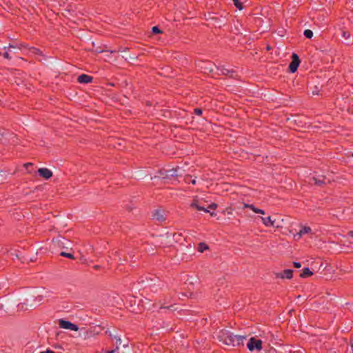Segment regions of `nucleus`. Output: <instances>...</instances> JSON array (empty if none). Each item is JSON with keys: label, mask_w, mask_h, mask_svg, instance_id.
<instances>
[{"label": "nucleus", "mask_w": 353, "mask_h": 353, "mask_svg": "<svg viewBox=\"0 0 353 353\" xmlns=\"http://www.w3.org/2000/svg\"><path fill=\"white\" fill-rule=\"evenodd\" d=\"M216 337L220 342L230 346H235L243 344L246 339L244 336L234 335L227 330H221L216 333Z\"/></svg>", "instance_id": "1"}, {"label": "nucleus", "mask_w": 353, "mask_h": 353, "mask_svg": "<svg viewBox=\"0 0 353 353\" xmlns=\"http://www.w3.org/2000/svg\"><path fill=\"white\" fill-rule=\"evenodd\" d=\"M109 336L116 340V348L114 350H108L105 353H116V352L121 353L119 352V348L120 345H122L123 347H128V343H124L122 344V341L119 336H116V335L113 336L110 332H109ZM121 353H124V352H121Z\"/></svg>", "instance_id": "2"}, {"label": "nucleus", "mask_w": 353, "mask_h": 353, "mask_svg": "<svg viewBox=\"0 0 353 353\" xmlns=\"http://www.w3.org/2000/svg\"><path fill=\"white\" fill-rule=\"evenodd\" d=\"M248 348L250 351H254V350L260 351L262 349V341L252 337L248 343Z\"/></svg>", "instance_id": "3"}, {"label": "nucleus", "mask_w": 353, "mask_h": 353, "mask_svg": "<svg viewBox=\"0 0 353 353\" xmlns=\"http://www.w3.org/2000/svg\"><path fill=\"white\" fill-rule=\"evenodd\" d=\"M59 325L61 328L63 329L70 330L73 331H77L79 330V327L77 325L63 319L59 320Z\"/></svg>", "instance_id": "4"}, {"label": "nucleus", "mask_w": 353, "mask_h": 353, "mask_svg": "<svg viewBox=\"0 0 353 353\" xmlns=\"http://www.w3.org/2000/svg\"><path fill=\"white\" fill-rule=\"evenodd\" d=\"M181 168L176 167L165 171L164 179H172L182 176L183 173L180 172Z\"/></svg>", "instance_id": "5"}, {"label": "nucleus", "mask_w": 353, "mask_h": 353, "mask_svg": "<svg viewBox=\"0 0 353 353\" xmlns=\"http://www.w3.org/2000/svg\"><path fill=\"white\" fill-rule=\"evenodd\" d=\"M299 63H300V59L299 58V56L296 54L293 53L292 55V61L289 65V70L292 73L295 72L298 69Z\"/></svg>", "instance_id": "6"}, {"label": "nucleus", "mask_w": 353, "mask_h": 353, "mask_svg": "<svg viewBox=\"0 0 353 353\" xmlns=\"http://www.w3.org/2000/svg\"><path fill=\"white\" fill-rule=\"evenodd\" d=\"M101 330H102V327L100 325L91 327L88 330H86L85 331V338L93 337L95 335H98L101 332Z\"/></svg>", "instance_id": "7"}, {"label": "nucleus", "mask_w": 353, "mask_h": 353, "mask_svg": "<svg viewBox=\"0 0 353 353\" xmlns=\"http://www.w3.org/2000/svg\"><path fill=\"white\" fill-rule=\"evenodd\" d=\"M199 67L204 73H210L213 71L214 67H216L214 63L210 61H202Z\"/></svg>", "instance_id": "8"}, {"label": "nucleus", "mask_w": 353, "mask_h": 353, "mask_svg": "<svg viewBox=\"0 0 353 353\" xmlns=\"http://www.w3.org/2000/svg\"><path fill=\"white\" fill-rule=\"evenodd\" d=\"M275 276L276 278L290 279L293 276V270H290V269H286L282 272L276 273Z\"/></svg>", "instance_id": "9"}, {"label": "nucleus", "mask_w": 353, "mask_h": 353, "mask_svg": "<svg viewBox=\"0 0 353 353\" xmlns=\"http://www.w3.org/2000/svg\"><path fill=\"white\" fill-rule=\"evenodd\" d=\"M312 180L314 181V184L317 185H322L330 182V181L323 175L313 176Z\"/></svg>", "instance_id": "10"}, {"label": "nucleus", "mask_w": 353, "mask_h": 353, "mask_svg": "<svg viewBox=\"0 0 353 353\" xmlns=\"http://www.w3.org/2000/svg\"><path fill=\"white\" fill-rule=\"evenodd\" d=\"M38 173L45 179H48L52 176V172L46 168H39L38 170Z\"/></svg>", "instance_id": "11"}, {"label": "nucleus", "mask_w": 353, "mask_h": 353, "mask_svg": "<svg viewBox=\"0 0 353 353\" xmlns=\"http://www.w3.org/2000/svg\"><path fill=\"white\" fill-rule=\"evenodd\" d=\"M92 79H93L92 77L89 76L85 74H82L79 75L77 78L78 82L81 83H91L92 81Z\"/></svg>", "instance_id": "12"}, {"label": "nucleus", "mask_w": 353, "mask_h": 353, "mask_svg": "<svg viewBox=\"0 0 353 353\" xmlns=\"http://www.w3.org/2000/svg\"><path fill=\"white\" fill-rule=\"evenodd\" d=\"M312 232V229L309 226H303L302 228L300 230V231L294 235V238H296L298 239H301V236L303 235V234H309Z\"/></svg>", "instance_id": "13"}, {"label": "nucleus", "mask_w": 353, "mask_h": 353, "mask_svg": "<svg viewBox=\"0 0 353 353\" xmlns=\"http://www.w3.org/2000/svg\"><path fill=\"white\" fill-rule=\"evenodd\" d=\"M243 208H250V210H252L254 212H255L256 214H265V211L264 210L256 208L252 204L245 203L244 205H243Z\"/></svg>", "instance_id": "14"}, {"label": "nucleus", "mask_w": 353, "mask_h": 353, "mask_svg": "<svg viewBox=\"0 0 353 353\" xmlns=\"http://www.w3.org/2000/svg\"><path fill=\"white\" fill-rule=\"evenodd\" d=\"M191 207L196 208L199 211H203L205 212H210V210L199 204V201L194 199L191 203Z\"/></svg>", "instance_id": "15"}, {"label": "nucleus", "mask_w": 353, "mask_h": 353, "mask_svg": "<svg viewBox=\"0 0 353 353\" xmlns=\"http://www.w3.org/2000/svg\"><path fill=\"white\" fill-rule=\"evenodd\" d=\"M261 221L263 222V223L267 226V227H269V226H274V220H272L271 216H268V217H261Z\"/></svg>", "instance_id": "16"}, {"label": "nucleus", "mask_w": 353, "mask_h": 353, "mask_svg": "<svg viewBox=\"0 0 353 353\" xmlns=\"http://www.w3.org/2000/svg\"><path fill=\"white\" fill-rule=\"evenodd\" d=\"M153 216L155 219H157L159 222H163L165 221V217L161 210H155Z\"/></svg>", "instance_id": "17"}, {"label": "nucleus", "mask_w": 353, "mask_h": 353, "mask_svg": "<svg viewBox=\"0 0 353 353\" xmlns=\"http://www.w3.org/2000/svg\"><path fill=\"white\" fill-rule=\"evenodd\" d=\"M313 274L312 272L310 270L309 268H305L303 269L302 273L300 274V277L306 278L310 276Z\"/></svg>", "instance_id": "18"}, {"label": "nucleus", "mask_w": 353, "mask_h": 353, "mask_svg": "<svg viewBox=\"0 0 353 353\" xmlns=\"http://www.w3.org/2000/svg\"><path fill=\"white\" fill-rule=\"evenodd\" d=\"M209 249V246L205 243H199L198 244L197 250L199 252H203L205 250H207Z\"/></svg>", "instance_id": "19"}, {"label": "nucleus", "mask_w": 353, "mask_h": 353, "mask_svg": "<svg viewBox=\"0 0 353 353\" xmlns=\"http://www.w3.org/2000/svg\"><path fill=\"white\" fill-rule=\"evenodd\" d=\"M184 181L185 183H191L193 185L196 184V179H192V176L187 174L184 177Z\"/></svg>", "instance_id": "20"}, {"label": "nucleus", "mask_w": 353, "mask_h": 353, "mask_svg": "<svg viewBox=\"0 0 353 353\" xmlns=\"http://www.w3.org/2000/svg\"><path fill=\"white\" fill-rule=\"evenodd\" d=\"M294 121L296 124L298 128H303L304 124L305 123V122H303L302 117H299L297 119H294Z\"/></svg>", "instance_id": "21"}, {"label": "nucleus", "mask_w": 353, "mask_h": 353, "mask_svg": "<svg viewBox=\"0 0 353 353\" xmlns=\"http://www.w3.org/2000/svg\"><path fill=\"white\" fill-rule=\"evenodd\" d=\"M342 37L345 40L350 39L351 37V34L348 31L342 30Z\"/></svg>", "instance_id": "22"}, {"label": "nucleus", "mask_w": 353, "mask_h": 353, "mask_svg": "<svg viewBox=\"0 0 353 353\" xmlns=\"http://www.w3.org/2000/svg\"><path fill=\"white\" fill-rule=\"evenodd\" d=\"M305 37L311 39L313 37V32L310 30H305L303 32Z\"/></svg>", "instance_id": "23"}, {"label": "nucleus", "mask_w": 353, "mask_h": 353, "mask_svg": "<svg viewBox=\"0 0 353 353\" xmlns=\"http://www.w3.org/2000/svg\"><path fill=\"white\" fill-rule=\"evenodd\" d=\"M60 255L61 256H65V257H67V258H69V259H74L73 254H72L70 253H67V252H61Z\"/></svg>", "instance_id": "24"}, {"label": "nucleus", "mask_w": 353, "mask_h": 353, "mask_svg": "<svg viewBox=\"0 0 353 353\" xmlns=\"http://www.w3.org/2000/svg\"><path fill=\"white\" fill-rule=\"evenodd\" d=\"M233 3L234 5L240 10L243 9L242 3L239 1V0H233Z\"/></svg>", "instance_id": "25"}, {"label": "nucleus", "mask_w": 353, "mask_h": 353, "mask_svg": "<svg viewBox=\"0 0 353 353\" xmlns=\"http://www.w3.org/2000/svg\"><path fill=\"white\" fill-rule=\"evenodd\" d=\"M152 32L154 34H160L162 32V31L157 26L152 27Z\"/></svg>", "instance_id": "26"}, {"label": "nucleus", "mask_w": 353, "mask_h": 353, "mask_svg": "<svg viewBox=\"0 0 353 353\" xmlns=\"http://www.w3.org/2000/svg\"><path fill=\"white\" fill-rule=\"evenodd\" d=\"M217 68V70H219L220 72H221V74H223V75H227L230 73V70L225 69V68H219L217 67H216Z\"/></svg>", "instance_id": "27"}, {"label": "nucleus", "mask_w": 353, "mask_h": 353, "mask_svg": "<svg viewBox=\"0 0 353 353\" xmlns=\"http://www.w3.org/2000/svg\"><path fill=\"white\" fill-rule=\"evenodd\" d=\"M194 112L196 114H197V115L200 116V115H201V114H202L203 110H202V109H201V108H195V109L194 110Z\"/></svg>", "instance_id": "28"}, {"label": "nucleus", "mask_w": 353, "mask_h": 353, "mask_svg": "<svg viewBox=\"0 0 353 353\" xmlns=\"http://www.w3.org/2000/svg\"><path fill=\"white\" fill-rule=\"evenodd\" d=\"M216 207H217V205H216V203H212V204H210V205L208 206V208L207 209H208V210H209V209L214 210V209H216Z\"/></svg>", "instance_id": "29"}, {"label": "nucleus", "mask_w": 353, "mask_h": 353, "mask_svg": "<svg viewBox=\"0 0 353 353\" xmlns=\"http://www.w3.org/2000/svg\"><path fill=\"white\" fill-rule=\"evenodd\" d=\"M294 266L296 268H300L301 267V264L299 262H294Z\"/></svg>", "instance_id": "30"}, {"label": "nucleus", "mask_w": 353, "mask_h": 353, "mask_svg": "<svg viewBox=\"0 0 353 353\" xmlns=\"http://www.w3.org/2000/svg\"><path fill=\"white\" fill-rule=\"evenodd\" d=\"M181 236V234H176V233L173 234V237H174V239L176 241H179L178 238H179V237H180Z\"/></svg>", "instance_id": "31"}, {"label": "nucleus", "mask_w": 353, "mask_h": 353, "mask_svg": "<svg viewBox=\"0 0 353 353\" xmlns=\"http://www.w3.org/2000/svg\"><path fill=\"white\" fill-rule=\"evenodd\" d=\"M3 57H4L6 59H11V57H10V54H9V53H8V52H5V53L3 54Z\"/></svg>", "instance_id": "32"}, {"label": "nucleus", "mask_w": 353, "mask_h": 353, "mask_svg": "<svg viewBox=\"0 0 353 353\" xmlns=\"http://www.w3.org/2000/svg\"><path fill=\"white\" fill-rule=\"evenodd\" d=\"M40 353H55V352L51 350H47L46 351L41 352Z\"/></svg>", "instance_id": "33"}, {"label": "nucleus", "mask_w": 353, "mask_h": 353, "mask_svg": "<svg viewBox=\"0 0 353 353\" xmlns=\"http://www.w3.org/2000/svg\"><path fill=\"white\" fill-rule=\"evenodd\" d=\"M31 165H32V163H25V164H24V167H25L26 168H28V167H30V166H31Z\"/></svg>", "instance_id": "34"}, {"label": "nucleus", "mask_w": 353, "mask_h": 353, "mask_svg": "<svg viewBox=\"0 0 353 353\" xmlns=\"http://www.w3.org/2000/svg\"><path fill=\"white\" fill-rule=\"evenodd\" d=\"M347 234L350 236L353 237V231H349Z\"/></svg>", "instance_id": "35"}, {"label": "nucleus", "mask_w": 353, "mask_h": 353, "mask_svg": "<svg viewBox=\"0 0 353 353\" xmlns=\"http://www.w3.org/2000/svg\"><path fill=\"white\" fill-rule=\"evenodd\" d=\"M53 243H54L59 244V243H61V240L58 239V240H57L56 241H53Z\"/></svg>", "instance_id": "36"}, {"label": "nucleus", "mask_w": 353, "mask_h": 353, "mask_svg": "<svg viewBox=\"0 0 353 353\" xmlns=\"http://www.w3.org/2000/svg\"><path fill=\"white\" fill-rule=\"evenodd\" d=\"M169 307H160V310L165 309V308H168V309Z\"/></svg>", "instance_id": "37"}, {"label": "nucleus", "mask_w": 353, "mask_h": 353, "mask_svg": "<svg viewBox=\"0 0 353 353\" xmlns=\"http://www.w3.org/2000/svg\"><path fill=\"white\" fill-rule=\"evenodd\" d=\"M3 174H4L3 171L0 172V176H3Z\"/></svg>", "instance_id": "38"}, {"label": "nucleus", "mask_w": 353, "mask_h": 353, "mask_svg": "<svg viewBox=\"0 0 353 353\" xmlns=\"http://www.w3.org/2000/svg\"><path fill=\"white\" fill-rule=\"evenodd\" d=\"M94 269H98V268H99V265H94Z\"/></svg>", "instance_id": "39"}, {"label": "nucleus", "mask_w": 353, "mask_h": 353, "mask_svg": "<svg viewBox=\"0 0 353 353\" xmlns=\"http://www.w3.org/2000/svg\"><path fill=\"white\" fill-rule=\"evenodd\" d=\"M3 305L0 303V310H1L3 308Z\"/></svg>", "instance_id": "40"}, {"label": "nucleus", "mask_w": 353, "mask_h": 353, "mask_svg": "<svg viewBox=\"0 0 353 353\" xmlns=\"http://www.w3.org/2000/svg\"><path fill=\"white\" fill-rule=\"evenodd\" d=\"M9 48H14V46H12V45H10V46H9Z\"/></svg>", "instance_id": "41"}, {"label": "nucleus", "mask_w": 353, "mask_h": 353, "mask_svg": "<svg viewBox=\"0 0 353 353\" xmlns=\"http://www.w3.org/2000/svg\"><path fill=\"white\" fill-rule=\"evenodd\" d=\"M211 216H213L214 214V212L210 213Z\"/></svg>", "instance_id": "42"}, {"label": "nucleus", "mask_w": 353, "mask_h": 353, "mask_svg": "<svg viewBox=\"0 0 353 353\" xmlns=\"http://www.w3.org/2000/svg\"><path fill=\"white\" fill-rule=\"evenodd\" d=\"M267 49L269 50L270 49V48L269 46H268Z\"/></svg>", "instance_id": "43"}, {"label": "nucleus", "mask_w": 353, "mask_h": 353, "mask_svg": "<svg viewBox=\"0 0 353 353\" xmlns=\"http://www.w3.org/2000/svg\"><path fill=\"white\" fill-rule=\"evenodd\" d=\"M115 52H116L115 50L114 51H110L111 53H114Z\"/></svg>", "instance_id": "44"}, {"label": "nucleus", "mask_w": 353, "mask_h": 353, "mask_svg": "<svg viewBox=\"0 0 353 353\" xmlns=\"http://www.w3.org/2000/svg\"><path fill=\"white\" fill-rule=\"evenodd\" d=\"M352 156L353 157V153L352 154Z\"/></svg>", "instance_id": "45"}]
</instances>
